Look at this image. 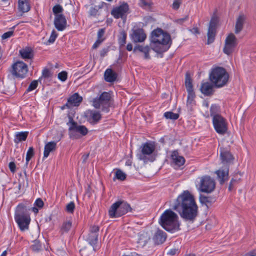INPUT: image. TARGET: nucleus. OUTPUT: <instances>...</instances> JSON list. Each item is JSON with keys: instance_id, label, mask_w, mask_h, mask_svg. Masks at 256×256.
Instances as JSON below:
<instances>
[{"instance_id": "obj_52", "label": "nucleus", "mask_w": 256, "mask_h": 256, "mask_svg": "<svg viewBox=\"0 0 256 256\" xmlns=\"http://www.w3.org/2000/svg\"><path fill=\"white\" fill-rule=\"evenodd\" d=\"M99 230V227L97 226H91L90 228V233L98 234Z\"/></svg>"}, {"instance_id": "obj_57", "label": "nucleus", "mask_w": 256, "mask_h": 256, "mask_svg": "<svg viewBox=\"0 0 256 256\" xmlns=\"http://www.w3.org/2000/svg\"><path fill=\"white\" fill-rule=\"evenodd\" d=\"M8 166H9L10 170V171L12 172H15L16 166V164L14 162H10L9 163Z\"/></svg>"}, {"instance_id": "obj_64", "label": "nucleus", "mask_w": 256, "mask_h": 256, "mask_svg": "<svg viewBox=\"0 0 256 256\" xmlns=\"http://www.w3.org/2000/svg\"><path fill=\"white\" fill-rule=\"evenodd\" d=\"M126 50L128 51H131L132 50V45L131 44H128L126 46Z\"/></svg>"}, {"instance_id": "obj_7", "label": "nucleus", "mask_w": 256, "mask_h": 256, "mask_svg": "<svg viewBox=\"0 0 256 256\" xmlns=\"http://www.w3.org/2000/svg\"><path fill=\"white\" fill-rule=\"evenodd\" d=\"M28 72L27 65L23 62L18 61L14 64L10 74L14 78H23L26 76Z\"/></svg>"}, {"instance_id": "obj_23", "label": "nucleus", "mask_w": 256, "mask_h": 256, "mask_svg": "<svg viewBox=\"0 0 256 256\" xmlns=\"http://www.w3.org/2000/svg\"><path fill=\"white\" fill-rule=\"evenodd\" d=\"M213 85L208 82L202 84L200 90L202 94L206 96H210L213 94Z\"/></svg>"}, {"instance_id": "obj_28", "label": "nucleus", "mask_w": 256, "mask_h": 256, "mask_svg": "<svg viewBox=\"0 0 256 256\" xmlns=\"http://www.w3.org/2000/svg\"><path fill=\"white\" fill-rule=\"evenodd\" d=\"M245 20L246 18L244 14H240L238 18L236 23L234 30V32L236 34H239L243 29Z\"/></svg>"}, {"instance_id": "obj_63", "label": "nucleus", "mask_w": 256, "mask_h": 256, "mask_svg": "<svg viewBox=\"0 0 256 256\" xmlns=\"http://www.w3.org/2000/svg\"><path fill=\"white\" fill-rule=\"evenodd\" d=\"M68 119H69V122L67 123V124H70V126H72V123L73 122H74L72 118L70 116H68Z\"/></svg>"}, {"instance_id": "obj_15", "label": "nucleus", "mask_w": 256, "mask_h": 256, "mask_svg": "<svg viewBox=\"0 0 256 256\" xmlns=\"http://www.w3.org/2000/svg\"><path fill=\"white\" fill-rule=\"evenodd\" d=\"M155 150L154 145L150 142H146L142 144V154L140 155V159L144 160H146V155H150Z\"/></svg>"}, {"instance_id": "obj_21", "label": "nucleus", "mask_w": 256, "mask_h": 256, "mask_svg": "<svg viewBox=\"0 0 256 256\" xmlns=\"http://www.w3.org/2000/svg\"><path fill=\"white\" fill-rule=\"evenodd\" d=\"M68 130L78 132L82 136H86L88 132V130L84 126L78 125L77 122H73L72 126L69 127Z\"/></svg>"}, {"instance_id": "obj_39", "label": "nucleus", "mask_w": 256, "mask_h": 256, "mask_svg": "<svg viewBox=\"0 0 256 256\" xmlns=\"http://www.w3.org/2000/svg\"><path fill=\"white\" fill-rule=\"evenodd\" d=\"M164 116L167 119L176 120L178 118L179 114L176 113H174L172 112H167L164 114Z\"/></svg>"}, {"instance_id": "obj_30", "label": "nucleus", "mask_w": 256, "mask_h": 256, "mask_svg": "<svg viewBox=\"0 0 256 256\" xmlns=\"http://www.w3.org/2000/svg\"><path fill=\"white\" fill-rule=\"evenodd\" d=\"M199 199L200 202L202 204L206 205L207 208L208 207V205H211L216 200L215 197L211 196H207L203 194H200Z\"/></svg>"}, {"instance_id": "obj_9", "label": "nucleus", "mask_w": 256, "mask_h": 256, "mask_svg": "<svg viewBox=\"0 0 256 256\" xmlns=\"http://www.w3.org/2000/svg\"><path fill=\"white\" fill-rule=\"evenodd\" d=\"M128 11L129 6L128 4L123 2L119 6L114 8L110 13L115 18L126 19Z\"/></svg>"}, {"instance_id": "obj_53", "label": "nucleus", "mask_w": 256, "mask_h": 256, "mask_svg": "<svg viewBox=\"0 0 256 256\" xmlns=\"http://www.w3.org/2000/svg\"><path fill=\"white\" fill-rule=\"evenodd\" d=\"M13 34H14L13 30L8 31V32L4 33L2 35V40H5V39L8 38H10L11 36H12L13 35Z\"/></svg>"}, {"instance_id": "obj_19", "label": "nucleus", "mask_w": 256, "mask_h": 256, "mask_svg": "<svg viewBox=\"0 0 256 256\" xmlns=\"http://www.w3.org/2000/svg\"><path fill=\"white\" fill-rule=\"evenodd\" d=\"M82 100V97L80 96L78 93H75L68 98L66 106L68 108L73 106H78Z\"/></svg>"}, {"instance_id": "obj_50", "label": "nucleus", "mask_w": 256, "mask_h": 256, "mask_svg": "<svg viewBox=\"0 0 256 256\" xmlns=\"http://www.w3.org/2000/svg\"><path fill=\"white\" fill-rule=\"evenodd\" d=\"M57 36H58L57 33L54 30H53L52 32L51 35H50L48 40V42L46 44H50L53 43L55 41Z\"/></svg>"}, {"instance_id": "obj_58", "label": "nucleus", "mask_w": 256, "mask_h": 256, "mask_svg": "<svg viewBox=\"0 0 256 256\" xmlns=\"http://www.w3.org/2000/svg\"><path fill=\"white\" fill-rule=\"evenodd\" d=\"M178 252L179 250L178 248H172L168 252V254L172 256Z\"/></svg>"}, {"instance_id": "obj_43", "label": "nucleus", "mask_w": 256, "mask_h": 256, "mask_svg": "<svg viewBox=\"0 0 256 256\" xmlns=\"http://www.w3.org/2000/svg\"><path fill=\"white\" fill-rule=\"evenodd\" d=\"M34 244L32 245L31 248L33 251L34 252H39L41 250L42 246L40 244V242L38 240H35L34 241Z\"/></svg>"}, {"instance_id": "obj_22", "label": "nucleus", "mask_w": 256, "mask_h": 256, "mask_svg": "<svg viewBox=\"0 0 256 256\" xmlns=\"http://www.w3.org/2000/svg\"><path fill=\"white\" fill-rule=\"evenodd\" d=\"M166 237V234L164 232L160 230H158L155 233L153 240L156 244H160L165 242Z\"/></svg>"}, {"instance_id": "obj_11", "label": "nucleus", "mask_w": 256, "mask_h": 256, "mask_svg": "<svg viewBox=\"0 0 256 256\" xmlns=\"http://www.w3.org/2000/svg\"><path fill=\"white\" fill-rule=\"evenodd\" d=\"M238 44L237 39L234 34H230L226 38L223 52L224 54L230 55L234 50Z\"/></svg>"}, {"instance_id": "obj_3", "label": "nucleus", "mask_w": 256, "mask_h": 256, "mask_svg": "<svg viewBox=\"0 0 256 256\" xmlns=\"http://www.w3.org/2000/svg\"><path fill=\"white\" fill-rule=\"evenodd\" d=\"M160 226L166 231L174 232L180 230L178 216L172 210H166L159 220Z\"/></svg>"}, {"instance_id": "obj_46", "label": "nucleus", "mask_w": 256, "mask_h": 256, "mask_svg": "<svg viewBox=\"0 0 256 256\" xmlns=\"http://www.w3.org/2000/svg\"><path fill=\"white\" fill-rule=\"evenodd\" d=\"M34 155V150L32 147H30L26 155V164H28V162Z\"/></svg>"}, {"instance_id": "obj_12", "label": "nucleus", "mask_w": 256, "mask_h": 256, "mask_svg": "<svg viewBox=\"0 0 256 256\" xmlns=\"http://www.w3.org/2000/svg\"><path fill=\"white\" fill-rule=\"evenodd\" d=\"M218 22V18L216 16L212 17L209 24L208 32L207 34L208 41L207 44H210L212 43L215 39L216 34V26Z\"/></svg>"}, {"instance_id": "obj_20", "label": "nucleus", "mask_w": 256, "mask_h": 256, "mask_svg": "<svg viewBox=\"0 0 256 256\" xmlns=\"http://www.w3.org/2000/svg\"><path fill=\"white\" fill-rule=\"evenodd\" d=\"M150 234L147 232H142L138 234V244L139 246H144L150 240Z\"/></svg>"}, {"instance_id": "obj_1", "label": "nucleus", "mask_w": 256, "mask_h": 256, "mask_svg": "<svg viewBox=\"0 0 256 256\" xmlns=\"http://www.w3.org/2000/svg\"><path fill=\"white\" fill-rule=\"evenodd\" d=\"M150 42L151 48L148 46L138 44L134 46V52L136 50L142 52L144 54V58L150 59L149 52L151 48L158 54H162L168 50L171 45L170 35L161 28H157L152 32Z\"/></svg>"}, {"instance_id": "obj_27", "label": "nucleus", "mask_w": 256, "mask_h": 256, "mask_svg": "<svg viewBox=\"0 0 256 256\" xmlns=\"http://www.w3.org/2000/svg\"><path fill=\"white\" fill-rule=\"evenodd\" d=\"M20 54L23 59H32L34 57V52L30 47H26L19 51Z\"/></svg>"}, {"instance_id": "obj_44", "label": "nucleus", "mask_w": 256, "mask_h": 256, "mask_svg": "<svg viewBox=\"0 0 256 256\" xmlns=\"http://www.w3.org/2000/svg\"><path fill=\"white\" fill-rule=\"evenodd\" d=\"M63 10L64 9L62 7L60 4H56L52 8V12L55 16H56V15L61 14L60 13H62Z\"/></svg>"}, {"instance_id": "obj_5", "label": "nucleus", "mask_w": 256, "mask_h": 256, "mask_svg": "<svg viewBox=\"0 0 256 256\" xmlns=\"http://www.w3.org/2000/svg\"><path fill=\"white\" fill-rule=\"evenodd\" d=\"M26 210L25 206L19 204L17 207L14 216L16 222L22 231H24L28 228L30 221V216L26 214Z\"/></svg>"}, {"instance_id": "obj_62", "label": "nucleus", "mask_w": 256, "mask_h": 256, "mask_svg": "<svg viewBox=\"0 0 256 256\" xmlns=\"http://www.w3.org/2000/svg\"><path fill=\"white\" fill-rule=\"evenodd\" d=\"M108 52V49H106V48L102 49L100 52V56L102 57H104L107 54Z\"/></svg>"}, {"instance_id": "obj_41", "label": "nucleus", "mask_w": 256, "mask_h": 256, "mask_svg": "<svg viewBox=\"0 0 256 256\" xmlns=\"http://www.w3.org/2000/svg\"><path fill=\"white\" fill-rule=\"evenodd\" d=\"M219 110V107L216 104H212L210 108V116H213V118H214L215 116H220L218 114Z\"/></svg>"}, {"instance_id": "obj_54", "label": "nucleus", "mask_w": 256, "mask_h": 256, "mask_svg": "<svg viewBox=\"0 0 256 256\" xmlns=\"http://www.w3.org/2000/svg\"><path fill=\"white\" fill-rule=\"evenodd\" d=\"M180 0H174L172 5V8L176 10H178L180 8Z\"/></svg>"}, {"instance_id": "obj_42", "label": "nucleus", "mask_w": 256, "mask_h": 256, "mask_svg": "<svg viewBox=\"0 0 256 256\" xmlns=\"http://www.w3.org/2000/svg\"><path fill=\"white\" fill-rule=\"evenodd\" d=\"M115 177L120 180H124L126 178V174L122 170L118 169L116 172Z\"/></svg>"}, {"instance_id": "obj_60", "label": "nucleus", "mask_w": 256, "mask_h": 256, "mask_svg": "<svg viewBox=\"0 0 256 256\" xmlns=\"http://www.w3.org/2000/svg\"><path fill=\"white\" fill-rule=\"evenodd\" d=\"M188 16H186L184 18H179L176 20V22L180 24H182L186 20L188 19Z\"/></svg>"}, {"instance_id": "obj_17", "label": "nucleus", "mask_w": 256, "mask_h": 256, "mask_svg": "<svg viewBox=\"0 0 256 256\" xmlns=\"http://www.w3.org/2000/svg\"><path fill=\"white\" fill-rule=\"evenodd\" d=\"M146 38L142 28H138L134 30L132 34V38L134 42H144Z\"/></svg>"}, {"instance_id": "obj_6", "label": "nucleus", "mask_w": 256, "mask_h": 256, "mask_svg": "<svg viewBox=\"0 0 256 256\" xmlns=\"http://www.w3.org/2000/svg\"><path fill=\"white\" fill-rule=\"evenodd\" d=\"M110 94L107 92H103L98 98H94L92 100V106L96 109L102 106V110L108 112H109L110 101Z\"/></svg>"}, {"instance_id": "obj_14", "label": "nucleus", "mask_w": 256, "mask_h": 256, "mask_svg": "<svg viewBox=\"0 0 256 256\" xmlns=\"http://www.w3.org/2000/svg\"><path fill=\"white\" fill-rule=\"evenodd\" d=\"M84 116L90 124H97L102 118L101 114L99 112L88 110L84 112Z\"/></svg>"}, {"instance_id": "obj_61", "label": "nucleus", "mask_w": 256, "mask_h": 256, "mask_svg": "<svg viewBox=\"0 0 256 256\" xmlns=\"http://www.w3.org/2000/svg\"><path fill=\"white\" fill-rule=\"evenodd\" d=\"M190 31L194 34H200V32L198 28H194L192 29H190Z\"/></svg>"}, {"instance_id": "obj_51", "label": "nucleus", "mask_w": 256, "mask_h": 256, "mask_svg": "<svg viewBox=\"0 0 256 256\" xmlns=\"http://www.w3.org/2000/svg\"><path fill=\"white\" fill-rule=\"evenodd\" d=\"M68 78V74L66 71H62L58 74V78L62 82L66 80Z\"/></svg>"}, {"instance_id": "obj_40", "label": "nucleus", "mask_w": 256, "mask_h": 256, "mask_svg": "<svg viewBox=\"0 0 256 256\" xmlns=\"http://www.w3.org/2000/svg\"><path fill=\"white\" fill-rule=\"evenodd\" d=\"M52 76V74L50 72V70L47 68H45L42 70V76L38 78V80L40 83H41L42 80V78H50Z\"/></svg>"}, {"instance_id": "obj_55", "label": "nucleus", "mask_w": 256, "mask_h": 256, "mask_svg": "<svg viewBox=\"0 0 256 256\" xmlns=\"http://www.w3.org/2000/svg\"><path fill=\"white\" fill-rule=\"evenodd\" d=\"M34 204L38 208H42L44 206V202L41 198H38L36 200Z\"/></svg>"}, {"instance_id": "obj_33", "label": "nucleus", "mask_w": 256, "mask_h": 256, "mask_svg": "<svg viewBox=\"0 0 256 256\" xmlns=\"http://www.w3.org/2000/svg\"><path fill=\"white\" fill-rule=\"evenodd\" d=\"M28 132H17L14 136V142L16 144H18L20 142L25 140L28 136Z\"/></svg>"}, {"instance_id": "obj_4", "label": "nucleus", "mask_w": 256, "mask_h": 256, "mask_svg": "<svg viewBox=\"0 0 256 256\" xmlns=\"http://www.w3.org/2000/svg\"><path fill=\"white\" fill-rule=\"evenodd\" d=\"M209 78L211 82L216 87L220 88L227 83L228 74L224 68L216 67L212 70Z\"/></svg>"}, {"instance_id": "obj_2", "label": "nucleus", "mask_w": 256, "mask_h": 256, "mask_svg": "<svg viewBox=\"0 0 256 256\" xmlns=\"http://www.w3.org/2000/svg\"><path fill=\"white\" fill-rule=\"evenodd\" d=\"M173 209L186 221L193 222L198 216V206L193 196L188 190L184 191L178 197Z\"/></svg>"}, {"instance_id": "obj_8", "label": "nucleus", "mask_w": 256, "mask_h": 256, "mask_svg": "<svg viewBox=\"0 0 256 256\" xmlns=\"http://www.w3.org/2000/svg\"><path fill=\"white\" fill-rule=\"evenodd\" d=\"M216 187V182L210 176H204L200 178L199 190L201 192L210 193Z\"/></svg>"}, {"instance_id": "obj_37", "label": "nucleus", "mask_w": 256, "mask_h": 256, "mask_svg": "<svg viewBox=\"0 0 256 256\" xmlns=\"http://www.w3.org/2000/svg\"><path fill=\"white\" fill-rule=\"evenodd\" d=\"M185 86L188 92L194 91L192 80L188 72L186 74V76Z\"/></svg>"}, {"instance_id": "obj_29", "label": "nucleus", "mask_w": 256, "mask_h": 256, "mask_svg": "<svg viewBox=\"0 0 256 256\" xmlns=\"http://www.w3.org/2000/svg\"><path fill=\"white\" fill-rule=\"evenodd\" d=\"M56 144L55 142H50L46 144L44 146V158H46L50 152L56 150Z\"/></svg>"}, {"instance_id": "obj_48", "label": "nucleus", "mask_w": 256, "mask_h": 256, "mask_svg": "<svg viewBox=\"0 0 256 256\" xmlns=\"http://www.w3.org/2000/svg\"><path fill=\"white\" fill-rule=\"evenodd\" d=\"M38 82H40L38 80L32 81L27 88L26 92H30L35 90L38 86Z\"/></svg>"}, {"instance_id": "obj_18", "label": "nucleus", "mask_w": 256, "mask_h": 256, "mask_svg": "<svg viewBox=\"0 0 256 256\" xmlns=\"http://www.w3.org/2000/svg\"><path fill=\"white\" fill-rule=\"evenodd\" d=\"M106 5V4L104 2H101L98 5L92 4L88 11L89 16L94 18L98 17L100 14V10Z\"/></svg>"}, {"instance_id": "obj_47", "label": "nucleus", "mask_w": 256, "mask_h": 256, "mask_svg": "<svg viewBox=\"0 0 256 256\" xmlns=\"http://www.w3.org/2000/svg\"><path fill=\"white\" fill-rule=\"evenodd\" d=\"M152 3L150 1H146V0H140V6L146 10H150L151 8V6Z\"/></svg>"}, {"instance_id": "obj_45", "label": "nucleus", "mask_w": 256, "mask_h": 256, "mask_svg": "<svg viewBox=\"0 0 256 256\" xmlns=\"http://www.w3.org/2000/svg\"><path fill=\"white\" fill-rule=\"evenodd\" d=\"M187 106L192 104L196 96L194 91L188 92Z\"/></svg>"}, {"instance_id": "obj_31", "label": "nucleus", "mask_w": 256, "mask_h": 256, "mask_svg": "<svg viewBox=\"0 0 256 256\" xmlns=\"http://www.w3.org/2000/svg\"><path fill=\"white\" fill-rule=\"evenodd\" d=\"M119 203V202H116L111 206L108 210V214L110 218L120 217V216L118 215Z\"/></svg>"}, {"instance_id": "obj_36", "label": "nucleus", "mask_w": 256, "mask_h": 256, "mask_svg": "<svg viewBox=\"0 0 256 256\" xmlns=\"http://www.w3.org/2000/svg\"><path fill=\"white\" fill-rule=\"evenodd\" d=\"M72 225L71 220H66L64 222L60 228V232L62 234L68 232L70 229Z\"/></svg>"}, {"instance_id": "obj_56", "label": "nucleus", "mask_w": 256, "mask_h": 256, "mask_svg": "<svg viewBox=\"0 0 256 256\" xmlns=\"http://www.w3.org/2000/svg\"><path fill=\"white\" fill-rule=\"evenodd\" d=\"M105 32V30L104 28H100L98 30V40H102V37L104 36Z\"/></svg>"}, {"instance_id": "obj_59", "label": "nucleus", "mask_w": 256, "mask_h": 256, "mask_svg": "<svg viewBox=\"0 0 256 256\" xmlns=\"http://www.w3.org/2000/svg\"><path fill=\"white\" fill-rule=\"evenodd\" d=\"M104 39L102 40H97L95 43L92 46L93 48H97L99 45L103 42Z\"/></svg>"}, {"instance_id": "obj_38", "label": "nucleus", "mask_w": 256, "mask_h": 256, "mask_svg": "<svg viewBox=\"0 0 256 256\" xmlns=\"http://www.w3.org/2000/svg\"><path fill=\"white\" fill-rule=\"evenodd\" d=\"M126 34L124 30L120 32V36L118 38V43L120 46H124L126 43Z\"/></svg>"}, {"instance_id": "obj_35", "label": "nucleus", "mask_w": 256, "mask_h": 256, "mask_svg": "<svg viewBox=\"0 0 256 256\" xmlns=\"http://www.w3.org/2000/svg\"><path fill=\"white\" fill-rule=\"evenodd\" d=\"M87 240L88 242L90 245L93 246L94 250H96V249L94 248V246H96L98 242V234L89 233L87 238Z\"/></svg>"}, {"instance_id": "obj_26", "label": "nucleus", "mask_w": 256, "mask_h": 256, "mask_svg": "<svg viewBox=\"0 0 256 256\" xmlns=\"http://www.w3.org/2000/svg\"><path fill=\"white\" fill-rule=\"evenodd\" d=\"M117 76V74L111 68L106 69L104 74V80L106 82H114Z\"/></svg>"}, {"instance_id": "obj_49", "label": "nucleus", "mask_w": 256, "mask_h": 256, "mask_svg": "<svg viewBox=\"0 0 256 256\" xmlns=\"http://www.w3.org/2000/svg\"><path fill=\"white\" fill-rule=\"evenodd\" d=\"M75 208V204L73 202L68 203L66 206V210L68 212L72 214Z\"/></svg>"}, {"instance_id": "obj_10", "label": "nucleus", "mask_w": 256, "mask_h": 256, "mask_svg": "<svg viewBox=\"0 0 256 256\" xmlns=\"http://www.w3.org/2000/svg\"><path fill=\"white\" fill-rule=\"evenodd\" d=\"M212 122L216 131L219 134H224L228 128L226 120L221 116H215L212 118Z\"/></svg>"}, {"instance_id": "obj_13", "label": "nucleus", "mask_w": 256, "mask_h": 256, "mask_svg": "<svg viewBox=\"0 0 256 256\" xmlns=\"http://www.w3.org/2000/svg\"><path fill=\"white\" fill-rule=\"evenodd\" d=\"M220 158L224 164L232 163L234 160L233 155L230 152V147H220Z\"/></svg>"}, {"instance_id": "obj_32", "label": "nucleus", "mask_w": 256, "mask_h": 256, "mask_svg": "<svg viewBox=\"0 0 256 256\" xmlns=\"http://www.w3.org/2000/svg\"><path fill=\"white\" fill-rule=\"evenodd\" d=\"M216 174L218 178L220 183V184H222L228 178V170H218L216 172Z\"/></svg>"}, {"instance_id": "obj_16", "label": "nucleus", "mask_w": 256, "mask_h": 256, "mask_svg": "<svg viewBox=\"0 0 256 256\" xmlns=\"http://www.w3.org/2000/svg\"><path fill=\"white\" fill-rule=\"evenodd\" d=\"M67 21L64 14L56 15L54 20V25L58 31L64 30L66 27Z\"/></svg>"}, {"instance_id": "obj_34", "label": "nucleus", "mask_w": 256, "mask_h": 256, "mask_svg": "<svg viewBox=\"0 0 256 256\" xmlns=\"http://www.w3.org/2000/svg\"><path fill=\"white\" fill-rule=\"evenodd\" d=\"M18 9L22 12L30 10V6L26 0H18Z\"/></svg>"}, {"instance_id": "obj_25", "label": "nucleus", "mask_w": 256, "mask_h": 256, "mask_svg": "<svg viewBox=\"0 0 256 256\" xmlns=\"http://www.w3.org/2000/svg\"><path fill=\"white\" fill-rule=\"evenodd\" d=\"M171 158L172 162L178 167L182 166L185 162V159L183 156L178 155L177 150L172 152L171 154Z\"/></svg>"}, {"instance_id": "obj_24", "label": "nucleus", "mask_w": 256, "mask_h": 256, "mask_svg": "<svg viewBox=\"0 0 256 256\" xmlns=\"http://www.w3.org/2000/svg\"><path fill=\"white\" fill-rule=\"evenodd\" d=\"M117 202H119V206H118V215L120 216L126 214L128 212H131L132 208H131L130 205L128 204L124 200H118Z\"/></svg>"}]
</instances>
